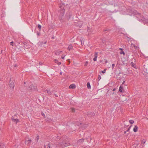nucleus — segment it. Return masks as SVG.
<instances>
[{
  "label": "nucleus",
  "mask_w": 148,
  "mask_h": 148,
  "mask_svg": "<svg viewBox=\"0 0 148 148\" xmlns=\"http://www.w3.org/2000/svg\"><path fill=\"white\" fill-rule=\"evenodd\" d=\"M133 13L134 14L136 15V17L139 21H144L145 20V18L144 16L140 13L138 12L136 10H135L134 11Z\"/></svg>",
  "instance_id": "f257e3e1"
},
{
  "label": "nucleus",
  "mask_w": 148,
  "mask_h": 148,
  "mask_svg": "<svg viewBox=\"0 0 148 148\" xmlns=\"http://www.w3.org/2000/svg\"><path fill=\"white\" fill-rule=\"evenodd\" d=\"M28 139L26 138L25 142V144L28 146L32 142V140L31 139Z\"/></svg>",
  "instance_id": "f03ea898"
},
{
  "label": "nucleus",
  "mask_w": 148,
  "mask_h": 148,
  "mask_svg": "<svg viewBox=\"0 0 148 148\" xmlns=\"http://www.w3.org/2000/svg\"><path fill=\"white\" fill-rule=\"evenodd\" d=\"M29 88H30V89L32 90H35L37 89L36 86H34L33 84L31 85Z\"/></svg>",
  "instance_id": "7ed1b4c3"
},
{
  "label": "nucleus",
  "mask_w": 148,
  "mask_h": 148,
  "mask_svg": "<svg viewBox=\"0 0 148 148\" xmlns=\"http://www.w3.org/2000/svg\"><path fill=\"white\" fill-rule=\"evenodd\" d=\"M10 84V88H14V82L13 81L11 82V80L9 82Z\"/></svg>",
  "instance_id": "20e7f679"
},
{
  "label": "nucleus",
  "mask_w": 148,
  "mask_h": 148,
  "mask_svg": "<svg viewBox=\"0 0 148 148\" xmlns=\"http://www.w3.org/2000/svg\"><path fill=\"white\" fill-rule=\"evenodd\" d=\"M60 13L59 14V16H63L64 14L65 9H63V10H60Z\"/></svg>",
  "instance_id": "39448f33"
},
{
  "label": "nucleus",
  "mask_w": 148,
  "mask_h": 148,
  "mask_svg": "<svg viewBox=\"0 0 148 148\" xmlns=\"http://www.w3.org/2000/svg\"><path fill=\"white\" fill-rule=\"evenodd\" d=\"M61 145L63 147L68 146L70 145V144L69 143H63Z\"/></svg>",
  "instance_id": "423d86ee"
},
{
  "label": "nucleus",
  "mask_w": 148,
  "mask_h": 148,
  "mask_svg": "<svg viewBox=\"0 0 148 148\" xmlns=\"http://www.w3.org/2000/svg\"><path fill=\"white\" fill-rule=\"evenodd\" d=\"M64 5L63 3H61L59 5V8L60 9V10H63L64 9Z\"/></svg>",
  "instance_id": "0eeeda50"
},
{
  "label": "nucleus",
  "mask_w": 148,
  "mask_h": 148,
  "mask_svg": "<svg viewBox=\"0 0 148 148\" xmlns=\"http://www.w3.org/2000/svg\"><path fill=\"white\" fill-rule=\"evenodd\" d=\"M84 139L83 138L79 140L77 142V144H80L84 142Z\"/></svg>",
  "instance_id": "6e6552de"
},
{
  "label": "nucleus",
  "mask_w": 148,
  "mask_h": 148,
  "mask_svg": "<svg viewBox=\"0 0 148 148\" xmlns=\"http://www.w3.org/2000/svg\"><path fill=\"white\" fill-rule=\"evenodd\" d=\"M87 115L88 116H93L95 115V113L94 112H90L88 113Z\"/></svg>",
  "instance_id": "1a4fd4ad"
},
{
  "label": "nucleus",
  "mask_w": 148,
  "mask_h": 148,
  "mask_svg": "<svg viewBox=\"0 0 148 148\" xmlns=\"http://www.w3.org/2000/svg\"><path fill=\"white\" fill-rule=\"evenodd\" d=\"M138 127L137 125H135L134 128H133V131L135 132H136L138 130Z\"/></svg>",
  "instance_id": "9d476101"
},
{
  "label": "nucleus",
  "mask_w": 148,
  "mask_h": 148,
  "mask_svg": "<svg viewBox=\"0 0 148 148\" xmlns=\"http://www.w3.org/2000/svg\"><path fill=\"white\" fill-rule=\"evenodd\" d=\"M119 91L121 92H123L124 91V90L123 89V88L122 86H120L119 89Z\"/></svg>",
  "instance_id": "9b49d317"
},
{
  "label": "nucleus",
  "mask_w": 148,
  "mask_h": 148,
  "mask_svg": "<svg viewBox=\"0 0 148 148\" xmlns=\"http://www.w3.org/2000/svg\"><path fill=\"white\" fill-rule=\"evenodd\" d=\"M66 17L68 19H69L71 17V14L70 13H67L66 14Z\"/></svg>",
  "instance_id": "f8f14e48"
},
{
  "label": "nucleus",
  "mask_w": 148,
  "mask_h": 148,
  "mask_svg": "<svg viewBox=\"0 0 148 148\" xmlns=\"http://www.w3.org/2000/svg\"><path fill=\"white\" fill-rule=\"evenodd\" d=\"M46 90H47V93L49 95H51L52 93V91H50V89L49 88L47 89Z\"/></svg>",
  "instance_id": "ddd939ff"
},
{
  "label": "nucleus",
  "mask_w": 148,
  "mask_h": 148,
  "mask_svg": "<svg viewBox=\"0 0 148 148\" xmlns=\"http://www.w3.org/2000/svg\"><path fill=\"white\" fill-rule=\"evenodd\" d=\"M62 52V51H55V53L56 55H58L60 54Z\"/></svg>",
  "instance_id": "4468645a"
},
{
  "label": "nucleus",
  "mask_w": 148,
  "mask_h": 148,
  "mask_svg": "<svg viewBox=\"0 0 148 148\" xmlns=\"http://www.w3.org/2000/svg\"><path fill=\"white\" fill-rule=\"evenodd\" d=\"M131 64L133 67H134V68L137 69L136 68V64H135L134 63H133V62H132L131 63Z\"/></svg>",
  "instance_id": "2eb2a0df"
},
{
  "label": "nucleus",
  "mask_w": 148,
  "mask_h": 148,
  "mask_svg": "<svg viewBox=\"0 0 148 148\" xmlns=\"http://www.w3.org/2000/svg\"><path fill=\"white\" fill-rule=\"evenodd\" d=\"M75 88V84H71L70 85L69 87V88L71 89H74Z\"/></svg>",
  "instance_id": "dca6fc26"
},
{
  "label": "nucleus",
  "mask_w": 148,
  "mask_h": 148,
  "mask_svg": "<svg viewBox=\"0 0 148 148\" xmlns=\"http://www.w3.org/2000/svg\"><path fill=\"white\" fill-rule=\"evenodd\" d=\"M73 49V46L71 45H69L68 47V49L70 51Z\"/></svg>",
  "instance_id": "f3484780"
},
{
  "label": "nucleus",
  "mask_w": 148,
  "mask_h": 148,
  "mask_svg": "<svg viewBox=\"0 0 148 148\" xmlns=\"http://www.w3.org/2000/svg\"><path fill=\"white\" fill-rule=\"evenodd\" d=\"M5 145L3 143H0V148H4Z\"/></svg>",
  "instance_id": "a211bd4d"
},
{
  "label": "nucleus",
  "mask_w": 148,
  "mask_h": 148,
  "mask_svg": "<svg viewBox=\"0 0 148 148\" xmlns=\"http://www.w3.org/2000/svg\"><path fill=\"white\" fill-rule=\"evenodd\" d=\"M87 86L88 89H90L91 88L89 82L87 83Z\"/></svg>",
  "instance_id": "6ab92c4d"
},
{
  "label": "nucleus",
  "mask_w": 148,
  "mask_h": 148,
  "mask_svg": "<svg viewBox=\"0 0 148 148\" xmlns=\"http://www.w3.org/2000/svg\"><path fill=\"white\" fill-rule=\"evenodd\" d=\"M54 138H55L54 139L56 141L60 139V137L59 136H57L55 138L54 137Z\"/></svg>",
  "instance_id": "aec40b11"
},
{
  "label": "nucleus",
  "mask_w": 148,
  "mask_h": 148,
  "mask_svg": "<svg viewBox=\"0 0 148 148\" xmlns=\"http://www.w3.org/2000/svg\"><path fill=\"white\" fill-rule=\"evenodd\" d=\"M129 122L131 124H133L134 123V121L132 120H130L129 121Z\"/></svg>",
  "instance_id": "412c9836"
},
{
  "label": "nucleus",
  "mask_w": 148,
  "mask_h": 148,
  "mask_svg": "<svg viewBox=\"0 0 148 148\" xmlns=\"http://www.w3.org/2000/svg\"><path fill=\"white\" fill-rule=\"evenodd\" d=\"M38 27L39 29V31H40L41 28V25L39 24H38Z\"/></svg>",
  "instance_id": "4be33fe9"
},
{
  "label": "nucleus",
  "mask_w": 148,
  "mask_h": 148,
  "mask_svg": "<svg viewBox=\"0 0 148 148\" xmlns=\"http://www.w3.org/2000/svg\"><path fill=\"white\" fill-rule=\"evenodd\" d=\"M98 52H95V58H97L98 56Z\"/></svg>",
  "instance_id": "5701e85b"
},
{
  "label": "nucleus",
  "mask_w": 148,
  "mask_h": 148,
  "mask_svg": "<svg viewBox=\"0 0 148 148\" xmlns=\"http://www.w3.org/2000/svg\"><path fill=\"white\" fill-rule=\"evenodd\" d=\"M14 122H16V123L19 122V120L17 119H14Z\"/></svg>",
  "instance_id": "b1692460"
},
{
  "label": "nucleus",
  "mask_w": 148,
  "mask_h": 148,
  "mask_svg": "<svg viewBox=\"0 0 148 148\" xmlns=\"http://www.w3.org/2000/svg\"><path fill=\"white\" fill-rule=\"evenodd\" d=\"M51 143H49L47 145V148H51L50 147V146H51Z\"/></svg>",
  "instance_id": "393cba45"
},
{
  "label": "nucleus",
  "mask_w": 148,
  "mask_h": 148,
  "mask_svg": "<svg viewBox=\"0 0 148 148\" xmlns=\"http://www.w3.org/2000/svg\"><path fill=\"white\" fill-rule=\"evenodd\" d=\"M120 53L121 54H123L124 55H125V53L123 51V50L122 51H121L120 52Z\"/></svg>",
  "instance_id": "a878e982"
},
{
  "label": "nucleus",
  "mask_w": 148,
  "mask_h": 148,
  "mask_svg": "<svg viewBox=\"0 0 148 148\" xmlns=\"http://www.w3.org/2000/svg\"><path fill=\"white\" fill-rule=\"evenodd\" d=\"M41 115L44 117V118L45 117V114H44V113H43V112H41Z\"/></svg>",
  "instance_id": "bb28decb"
},
{
  "label": "nucleus",
  "mask_w": 148,
  "mask_h": 148,
  "mask_svg": "<svg viewBox=\"0 0 148 148\" xmlns=\"http://www.w3.org/2000/svg\"><path fill=\"white\" fill-rule=\"evenodd\" d=\"M71 111L73 112H75V109L74 108H71Z\"/></svg>",
  "instance_id": "cd10ccee"
},
{
  "label": "nucleus",
  "mask_w": 148,
  "mask_h": 148,
  "mask_svg": "<svg viewBox=\"0 0 148 148\" xmlns=\"http://www.w3.org/2000/svg\"><path fill=\"white\" fill-rule=\"evenodd\" d=\"M39 139V136L38 135H37V137L36 138V140H37V141Z\"/></svg>",
  "instance_id": "c85d7f7f"
},
{
  "label": "nucleus",
  "mask_w": 148,
  "mask_h": 148,
  "mask_svg": "<svg viewBox=\"0 0 148 148\" xmlns=\"http://www.w3.org/2000/svg\"><path fill=\"white\" fill-rule=\"evenodd\" d=\"M114 66H115L114 64H112V69H113L114 68Z\"/></svg>",
  "instance_id": "c756f323"
},
{
  "label": "nucleus",
  "mask_w": 148,
  "mask_h": 148,
  "mask_svg": "<svg viewBox=\"0 0 148 148\" xmlns=\"http://www.w3.org/2000/svg\"><path fill=\"white\" fill-rule=\"evenodd\" d=\"M40 32H37V35L38 36H40Z\"/></svg>",
  "instance_id": "7c9ffc66"
},
{
  "label": "nucleus",
  "mask_w": 148,
  "mask_h": 148,
  "mask_svg": "<svg viewBox=\"0 0 148 148\" xmlns=\"http://www.w3.org/2000/svg\"><path fill=\"white\" fill-rule=\"evenodd\" d=\"M88 61H86L85 64L84 66H86L88 65Z\"/></svg>",
  "instance_id": "2f4dec72"
},
{
  "label": "nucleus",
  "mask_w": 148,
  "mask_h": 148,
  "mask_svg": "<svg viewBox=\"0 0 148 148\" xmlns=\"http://www.w3.org/2000/svg\"><path fill=\"white\" fill-rule=\"evenodd\" d=\"M13 44L14 42L13 41H12L10 42V45H12V46H13Z\"/></svg>",
  "instance_id": "473e14b6"
},
{
  "label": "nucleus",
  "mask_w": 148,
  "mask_h": 148,
  "mask_svg": "<svg viewBox=\"0 0 148 148\" xmlns=\"http://www.w3.org/2000/svg\"><path fill=\"white\" fill-rule=\"evenodd\" d=\"M131 126H130L129 127V128H128V129L126 131H127V132H129V131H130V130L131 128Z\"/></svg>",
  "instance_id": "72a5a7b5"
},
{
  "label": "nucleus",
  "mask_w": 148,
  "mask_h": 148,
  "mask_svg": "<svg viewBox=\"0 0 148 148\" xmlns=\"http://www.w3.org/2000/svg\"><path fill=\"white\" fill-rule=\"evenodd\" d=\"M106 69H104L103 71H101V72H102V73H105L106 71Z\"/></svg>",
  "instance_id": "f704fd0d"
},
{
  "label": "nucleus",
  "mask_w": 148,
  "mask_h": 148,
  "mask_svg": "<svg viewBox=\"0 0 148 148\" xmlns=\"http://www.w3.org/2000/svg\"><path fill=\"white\" fill-rule=\"evenodd\" d=\"M101 78V76L100 75H98V79L99 80H100Z\"/></svg>",
  "instance_id": "c9c22d12"
},
{
  "label": "nucleus",
  "mask_w": 148,
  "mask_h": 148,
  "mask_svg": "<svg viewBox=\"0 0 148 148\" xmlns=\"http://www.w3.org/2000/svg\"><path fill=\"white\" fill-rule=\"evenodd\" d=\"M97 58H94L93 59V60L94 61H95L97 60Z\"/></svg>",
  "instance_id": "e433bc0d"
},
{
  "label": "nucleus",
  "mask_w": 148,
  "mask_h": 148,
  "mask_svg": "<svg viewBox=\"0 0 148 148\" xmlns=\"http://www.w3.org/2000/svg\"><path fill=\"white\" fill-rule=\"evenodd\" d=\"M61 64V62H58L57 63V64L58 65H60V64Z\"/></svg>",
  "instance_id": "4c0bfd02"
},
{
  "label": "nucleus",
  "mask_w": 148,
  "mask_h": 148,
  "mask_svg": "<svg viewBox=\"0 0 148 148\" xmlns=\"http://www.w3.org/2000/svg\"><path fill=\"white\" fill-rule=\"evenodd\" d=\"M54 61H55V62L56 63H57V64L58 62V61L57 60H56H56H54Z\"/></svg>",
  "instance_id": "58836bf2"
},
{
  "label": "nucleus",
  "mask_w": 148,
  "mask_h": 148,
  "mask_svg": "<svg viewBox=\"0 0 148 148\" xmlns=\"http://www.w3.org/2000/svg\"><path fill=\"white\" fill-rule=\"evenodd\" d=\"M44 92H45V93H47V90H44Z\"/></svg>",
  "instance_id": "ea45409f"
},
{
  "label": "nucleus",
  "mask_w": 148,
  "mask_h": 148,
  "mask_svg": "<svg viewBox=\"0 0 148 148\" xmlns=\"http://www.w3.org/2000/svg\"><path fill=\"white\" fill-rule=\"evenodd\" d=\"M64 56H63V55H62L61 57L63 59L64 58Z\"/></svg>",
  "instance_id": "a19ab883"
},
{
  "label": "nucleus",
  "mask_w": 148,
  "mask_h": 148,
  "mask_svg": "<svg viewBox=\"0 0 148 148\" xmlns=\"http://www.w3.org/2000/svg\"><path fill=\"white\" fill-rule=\"evenodd\" d=\"M11 119H12V121H14V119L13 117V116H12V117H11Z\"/></svg>",
  "instance_id": "79ce46f5"
},
{
  "label": "nucleus",
  "mask_w": 148,
  "mask_h": 148,
  "mask_svg": "<svg viewBox=\"0 0 148 148\" xmlns=\"http://www.w3.org/2000/svg\"><path fill=\"white\" fill-rule=\"evenodd\" d=\"M54 95L56 97H58V95L57 94H55Z\"/></svg>",
  "instance_id": "37998d69"
},
{
  "label": "nucleus",
  "mask_w": 148,
  "mask_h": 148,
  "mask_svg": "<svg viewBox=\"0 0 148 148\" xmlns=\"http://www.w3.org/2000/svg\"><path fill=\"white\" fill-rule=\"evenodd\" d=\"M88 138H90V140H91V138L90 137H89V136H88ZM86 139H88V138H86Z\"/></svg>",
  "instance_id": "c03bdc74"
},
{
  "label": "nucleus",
  "mask_w": 148,
  "mask_h": 148,
  "mask_svg": "<svg viewBox=\"0 0 148 148\" xmlns=\"http://www.w3.org/2000/svg\"><path fill=\"white\" fill-rule=\"evenodd\" d=\"M116 89L115 88H114L112 90V91H114L116 90Z\"/></svg>",
  "instance_id": "a18cd8bd"
},
{
  "label": "nucleus",
  "mask_w": 148,
  "mask_h": 148,
  "mask_svg": "<svg viewBox=\"0 0 148 148\" xmlns=\"http://www.w3.org/2000/svg\"><path fill=\"white\" fill-rule=\"evenodd\" d=\"M125 81H124L123 82V83H122V85H123V84L124 83H125Z\"/></svg>",
  "instance_id": "49530a36"
},
{
  "label": "nucleus",
  "mask_w": 148,
  "mask_h": 148,
  "mask_svg": "<svg viewBox=\"0 0 148 148\" xmlns=\"http://www.w3.org/2000/svg\"><path fill=\"white\" fill-rule=\"evenodd\" d=\"M119 49L121 51H122L123 50V49H122V48H119Z\"/></svg>",
  "instance_id": "de8ad7c7"
},
{
  "label": "nucleus",
  "mask_w": 148,
  "mask_h": 148,
  "mask_svg": "<svg viewBox=\"0 0 148 148\" xmlns=\"http://www.w3.org/2000/svg\"><path fill=\"white\" fill-rule=\"evenodd\" d=\"M126 132H127V131H124V134H126Z\"/></svg>",
  "instance_id": "09e8293b"
},
{
  "label": "nucleus",
  "mask_w": 148,
  "mask_h": 148,
  "mask_svg": "<svg viewBox=\"0 0 148 148\" xmlns=\"http://www.w3.org/2000/svg\"><path fill=\"white\" fill-rule=\"evenodd\" d=\"M60 75H62V72H60Z\"/></svg>",
  "instance_id": "8fccbe9b"
},
{
  "label": "nucleus",
  "mask_w": 148,
  "mask_h": 148,
  "mask_svg": "<svg viewBox=\"0 0 148 148\" xmlns=\"http://www.w3.org/2000/svg\"><path fill=\"white\" fill-rule=\"evenodd\" d=\"M46 43H47V41H45V42H44V44H46Z\"/></svg>",
  "instance_id": "3c124183"
},
{
  "label": "nucleus",
  "mask_w": 148,
  "mask_h": 148,
  "mask_svg": "<svg viewBox=\"0 0 148 148\" xmlns=\"http://www.w3.org/2000/svg\"><path fill=\"white\" fill-rule=\"evenodd\" d=\"M16 65L15 64V65H14V67H16Z\"/></svg>",
  "instance_id": "603ef678"
},
{
  "label": "nucleus",
  "mask_w": 148,
  "mask_h": 148,
  "mask_svg": "<svg viewBox=\"0 0 148 148\" xmlns=\"http://www.w3.org/2000/svg\"><path fill=\"white\" fill-rule=\"evenodd\" d=\"M81 44H82V40H81Z\"/></svg>",
  "instance_id": "864d4df0"
},
{
  "label": "nucleus",
  "mask_w": 148,
  "mask_h": 148,
  "mask_svg": "<svg viewBox=\"0 0 148 148\" xmlns=\"http://www.w3.org/2000/svg\"><path fill=\"white\" fill-rule=\"evenodd\" d=\"M107 31V30H105L104 31Z\"/></svg>",
  "instance_id": "5fc2aeb1"
},
{
  "label": "nucleus",
  "mask_w": 148,
  "mask_h": 148,
  "mask_svg": "<svg viewBox=\"0 0 148 148\" xmlns=\"http://www.w3.org/2000/svg\"><path fill=\"white\" fill-rule=\"evenodd\" d=\"M25 84V82H24V84Z\"/></svg>",
  "instance_id": "6e6d98bb"
},
{
  "label": "nucleus",
  "mask_w": 148,
  "mask_h": 148,
  "mask_svg": "<svg viewBox=\"0 0 148 148\" xmlns=\"http://www.w3.org/2000/svg\"><path fill=\"white\" fill-rule=\"evenodd\" d=\"M40 64H41V63H39Z\"/></svg>",
  "instance_id": "4d7b16f0"
},
{
  "label": "nucleus",
  "mask_w": 148,
  "mask_h": 148,
  "mask_svg": "<svg viewBox=\"0 0 148 148\" xmlns=\"http://www.w3.org/2000/svg\"><path fill=\"white\" fill-rule=\"evenodd\" d=\"M40 64H41V63H39Z\"/></svg>",
  "instance_id": "13d9d810"
},
{
  "label": "nucleus",
  "mask_w": 148,
  "mask_h": 148,
  "mask_svg": "<svg viewBox=\"0 0 148 148\" xmlns=\"http://www.w3.org/2000/svg\"><path fill=\"white\" fill-rule=\"evenodd\" d=\"M114 94V92H113L112 93V94Z\"/></svg>",
  "instance_id": "bf43d9fd"
}]
</instances>
